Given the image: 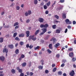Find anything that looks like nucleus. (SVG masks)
I'll return each instance as SVG.
<instances>
[{
	"instance_id": "45",
	"label": "nucleus",
	"mask_w": 76,
	"mask_h": 76,
	"mask_svg": "<svg viewBox=\"0 0 76 76\" xmlns=\"http://www.w3.org/2000/svg\"><path fill=\"white\" fill-rule=\"evenodd\" d=\"M28 15H29L28 14V13L27 12H26L25 13V15L26 16H28Z\"/></svg>"
},
{
	"instance_id": "47",
	"label": "nucleus",
	"mask_w": 76,
	"mask_h": 76,
	"mask_svg": "<svg viewBox=\"0 0 76 76\" xmlns=\"http://www.w3.org/2000/svg\"><path fill=\"white\" fill-rule=\"evenodd\" d=\"M43 7L44 9H47V7L46 5H44Z\"/></svg>"
},
{
	"instance_id": "49",
	"label": "nucleus",
	"mask_w": 76,
	"mask_h": 76,
	"mask_svg": "<svg viewBox=\"0 0 76 76\" xmlns=\"http://www.w3.org/2000/svg\"><path fill=\"white\" fill-rule=\"evenodd\" d=\"M9 25L7 26H4V28H9Z\"/></svg>"
},
{
	"instance_id": "43",
	"label": "nucleus",
	"mask_w": 76,
	"mask_h": 76,
	"mask_svg": "<svg viewBox=\"0 0 76 76\" xmlns=\"http://www.w3.org/2000/svg\"><path fill=\"white\" fill-rule=\"evenodd\" d=\"M21 57L22 58H25V55L22 54L21 56Z\"/></svg>"
},
{
	"instance_id": "37",
	"label": "nucleus",
	"mask_w": 76,
	"mask_h": 76,
	"mask_svg": "<svg viewBox=\"0 0 76 76\" xmlns=\"http://www.w3.org/2000/svg\"><path fill=\"white\" fill-rule=\"evenodd\" d=\"M56 25H54L52 26V28L53 29H56Z\"/></svg>"
},
{
	"instance_id": "59",
	"label": "nucleus",
	"mask_w": 76,
	"mask_h": 76,
	"mask_svg": "<svg viewBox=\"0 0 76 76\" xmlns=\"http://www.w3.org/2000/svg\"><path fill=\"white\" fill-rule=\"evenodd\" d=\"M55 66H56L55 64H53L52 65V67H55Z\"/></svg>"
},
{
	"instance_id": "28",
	"label": "nucleus",
	"mask_w": 76,
	"mask_h": 76,
	"mask_svg": "<svg viewBox=\"0 0 76 76\" xmlns=\"http://www.w3.org/2000/svg\"><path fill=\"white\" fill-rule=\"evenodd\" d=\"M34 49L35 50H37V49H39V46H37L36 47H35Z\"/></svg>"
},
{
	"instance_id": "41",
	"label": "nucleus",
	"mask_w": 76,
	"mask_h": 76,
	"mask_svg": "<svg viewBox=\"0 0 76 76\" xmlns=\"http://www.w3.org/2000/svg\"><path fill=\"white\" fill-rule=\"evenodd\" d=\"M20 9V7H19V6H17L16 7V9L17 10H19Z\"/></svg>"
},
{
	"instance_id": "13",
	"label": "nucleus",
	"mask_w": 76,
	"mask_h": 76,
	"mask_svg": "<svg viewBox=\"0 0 76 76\" xmlns=\"http://www.w3.org/2000/svg\"><path fill=\"white\" fill-rule=\"evenodd\" d=\"M73 53L72 52H70L69 54V56L70 57H73Z\"/></svg>"
},
{
	"instance_id": "61",
	"label": "nucleus",
	"mask_w": 76,
	"mask_h": 76,
	"mask_svg": "<svg viewBox=\"0 0 76 76\" xmlns=\"http://www.w3.org/2000/svg\"><path fill=\"white\" fill-rule=\"evenodd\" d=\"M64 65H65L64 64V63L62 64L61 66V67H64Z\"/></svg>"
},
{
	"instance_id": "56",
	"label": "nucleus",
	"mask_w": 76,
	"mask_h": 76,
	"mask_svg": "<svg viewBox=\"0 0 76 76\" xmlns=\"http://www.w3.org/2000/svg\"><path fill=\"white\" fill-rule=\"evenodd\" d=\"M29 21H30V20L29 19H28L26 21V23H29Z\"/></svg>"
},
{
	"instance_id": "7",
	"label": "nucleus",
	"mask_w": 76,
	"mask_h": 76,
	"mask_svg": "<svg viewBox=\"0 0 76 76\" xmlns=\"http://www.w3.org/2000/svg\"><path fill=\"white\" fill-rule=\"evenodd\" d=\"M41 30L42 31V32H43L45 34V32H47V28H42Z\"/></svg>"
},
{
	"instance_id": "22",
	"label": "nucleus",
	"mask_w": 76,
	"mask_h": 76,
	"mask_svg": "<svg viewBox=\"0 0 76 76\" xmlns=\"http://www.w3.org/2000/svg\"><path fill=\"white\" fill-rule=\"evenodd\" d=\"M39 32V30H38L37 31H36L35 32V35H37V34Z\"/></svg>"
},
{
	"instance_id": "64",
	"label": "nucleus",
	"mask_w": 76,
	"mask_h": 76,
	"mask_svg": "<svg viewBox=\"0 0 76 76\" xmlns=\"http://www.w3.org/2000/svg\"><path fill=\"white\" fill-rule=\"evenodd\" d=\"M74 43L75 44H76V39L74 40Z\"/></svg>"
},
{
	"instance_id": "15",
	"label": "nucleus",
	"mask_w": 76,
	"mask_h": 76,
	"mask_svg": "<svg viewBox=\"0 0 76 76\" xmlns=\"http://www.w3.org/2000/svg\"><path fill=\"white\" fill-rule=\"evenodd\" d=\"M76 60V58L75 57H72V62H75Z\"/></svg>"
},
{
	"instance_id": "18",
	"label": "nucleus",
	"mask_w": 76,
	"mask_h": 76,
	"mask_svg": "<svg viewBox=\"0 0 76 76\" xmlns=\"http://www.w3.org/2000/svg\"><path fill=\"white\" fill-rule=\"evenodd\" d=\"M38 68L40 70H42V69H43V66H39L38 67Z\"/></svg>"
},
{
	"instance_id": "55",
	"label": "nucleus",
	"mask_w": 76,
	"mask_h": 76,
	"mask_svg": "<svg viewBox=\"0 0 76 76\" xmlns=\"http://www.w3.org/2000/svg\"><path fill=\"white\" fill-rule=\"evenodd\" d=\"M55 4H56V1H54V3L52 5V7H53L54 5H55Z\"/></svg>"
},
{
	"instance_id": "42",
	"label": "nucleus",
	"mask_w": 76,
	"mask_h": 76,
	"mask_svg": "<svg viewBox=\"0 0 76 76\" xmlns=\"http://www.w3.org/2000/svg\"><path fill=\"white\" fill-rule=\"evenodd\" d=\"M20 44L21 45H23L24 44V43L23 42H20Z\"/></svg>"
},
{
	"instance_id": "17",
	"label": "nucleus",
	"mask_w": 76,
	"mask_h": 76,
	"mask_svg": "<svg viewBox=\"0 0 76 76\" xmlns=\"http://www.w3.org/2000/svg\"><path fill=\"white\" fill-rule=\"evenodd\" d=\"M48 24L47 23H46L44 25V28H48Z\"/></svg>"
},
{
	"instance_id": "25",
	"label": "nucleus",
	"mask_w": 76,
	"mask_h": 76,
	"mask_svg": "<svg viewBox=\"0 0 76 76\" xmlns=\"http://www.w3.org/2000/svg\"><path fill=\"white\" fill-rule=\"evenodd\" d=\"M56 33L59 34V33H60V30L59 29H57L56 31Z\"/></svg>"
},
{
	"instance_id": "12",
	"label": "nucleus",
	"mask_w": 76,
	"mask_h": 76,
	"mask_svg": "<svg viewBox=\"0 0 76 76\" xmlns=\"http://www.w3.org/2000/svg\"><path fill=\"white\" fill-rule=\"evenodd\" d=\"M66 14L65 13H63L62 14V18H63V19H66Z\"/></svg>"
},
{
	"instance_id": "62",
	"label": "nucleus",
	"mask_w": 76,
	"mask_h": 76,
	"mask_svg": "<svg viewBox=\"0 0 76 76\" xmlns=\"http://www.w3.org/2000/svg\"><path fill=\"white\" fill-rule=\"evenodd\" d=\"M29 44H27L26 45V48H29Z\"/></svg>"
},
{
	"instance_id": "23",
	"label": "nucleus",
	"mask_w": 76,
	"mask_h": 76,
	"mask_svg": "<svg viewBox=\"0 0 76 76\" xmlns=\"http://www.w3.org/2000/svg\"><path fill=\"white\" fill-rule=\"evenodd\" d=\"M22 65L23 67H25L26 65V63H23L22 64Z\"/></svg>"
},
{
	"instance_id": "16",
	"label": "nucleus",
	"mask_w": 76,
	"mask_h": 76,
	"mask_svg": "<svg viewBox=\"0 0 76 76\" xmlns=\"http://www.w3.org/2000/svg\"><path fill=\"white\" fill-rule=\"evenodd\" d=\"M25 35V34H24L23 33V34H19V37H24Z\"/></svg>"
},
{
	"instance_id": "14",
	"label": "nucleus",
	"mask_w": 76,
	"mask_h": 76,
	"mask_svg": "<svg viewBox=\"0 0 76 76\" xmlns=\"http://www.w3.org/2000/svg\"><path fill=\"white\" fill-rule=\"evenodd\" d=\"M60 45V43H57V44H56L55 45H54V47L55 48H58V47Z\"/></svg>"
},
{
	"instance_id": "20",
	"label": "nucleus",
	"mask_w": 76,
	"mask_h": 76,
	"mask_svg": "<svg viewBox=\"0 0 76 76\" xmlns=\"http://www.w3.org/2000/svg\"><path fill=\"white\" fill-rule=\"evenodd\" d=\"M73 50V48H70L68 49V51H72Z\"/></svg>"
},
{
	"instance_id": "4",
	"label": "nucleus",
	"mask_w": 76,
	"mask_h": 76,
	"mask_svg": "<svg viewBox=\"0 0 76 76\" xmlns=\"http://www.w3.org/2000/svg\"><path fill=\"white\" fill-rule=\"evenodd\" d=\"M53 44H54L55 43H56V39L53 37L52 39L50 40V41H53Z\"/></svg>"
},
{
	"instance_id": "10",
	"label": "nucleus",
	"mask_w": 76,
	"mask_h": 76,
	"mask_svg": "<svg viewBox=\"0 0 76 76\" xmlns=\"http://www.w3.org/2000/svg\"><path fill=\"white\" fill-rule=\"evenodd\" d=\"M30 32L29 31H27L26 32V37H28L29 36V33Z\"/></svg>"
},
{
	"instance_id": "11",
	"label": "nucleus",
	"mask_w": 76,
	"mask_h": 76,
	"mask_svg": "<svg viewBox=\"0 0 76 76\" xmlns=\"http://www.w3.org/2000/svg\"><path fill=\"white\" fill-rule=\"evenodd\" d=\"M4 59H5L4 57L3 56H0V60H1V61H4Z\"/></svg>"
},
{
	"instance_id": "54",
	"label": "nucleus",
	"mask_w": 76,
	"mask_h": 76,
	"mask_svg": "<svg viewBox=\"0 0 76 76\" xmlns=\"http://www.w3.org/2000/svg\"><path fill=\"white\" fill-rule=\"evenodd\" d=\"M24 76V74L23 73H21L20 74V76Z\"/></svg>"
},
{
	"instance_id": "46",
	"label": "nucleus",
	"mask_w": 76,
	"mask_h": 76,
	"mask_svg": "<svg viewBox=\"0 0 76 76\" xmlns=\"http://www.w3.org/2000/svg\"><path fill=\"white\" fill-rule=\"evenodd\" d=\"M49 13V12H48V11L46 10L45 12V14H46V15H48Z\"/></svg>"
},
{
	"instance_id": "9",
	"label": "nucleus",
	"mask_w": 76,
	"mask_h": 76,
	"mask_svg": "<svg viewBox=\"0 0 76 76\" xmlns=\"http://www.w3.org/2000/svg\"><path fill=\"white\" fill-rule=\"evenodd\" d=\"M63 6H61L59 7L58 8H57L56 10H61V9H63Z\"/></svg>"
},
{
	"instance_id": "27",
	"label": "nucleus",
	"mask_w": 76,
	"mask_h": 76,
	"mask_svg": "<svg viewBox=\"0 0 76 76\" xmlns=\"http://www.w3.org/2000/svg\"><path fill=\"white\" fill-rule=\"evenodd\" d=\"M50 4H51V2L50 1H49L47 3L46 5L47 6H49Z\"/></svg>"
},
{
	"instance_id": "50",
	"label": "nucleus",
	"mask_w": 76,
	"mask_h": 76,
	"mask_svg": "<svg viewBox=\"0 0 76 76\" xmlns=\"http://www.w3.org/2000/svg\"><path fill=\"white\" fill-rule=\"evenodd\" d=\"M56 57L57 58H59L60 57V55L59 54H58L56 55Z\"/></svg>"
},
{
	"instance_id": "24",
	"label": "nucleus",
	"mask_w": 76,
	"mask_h": 76,
	"mask_svg": "<svg viewBox=\"0 0 76 76\" xmlns=\"http://www.w3.org/2000/svg\"><path fill=\"white\" fill-rule=\"evenodd\" d=\"M19 25V23L18 22H16L14 24V26H18Z\"/></svg>"
},
{
	"instance_id": "57",
	"label": "nucleus",
	"mask_w": 76,
	"mask_h": 76,
	"mask_svg": "<svg viewBox=\"0 0 76 76\" xmlns=\"http://www.w3.org/2000/svg\"><path fill=\"white\" fill-rule=\"evenodd\" d=\"M64 0H61L60 1V3H63V2H64Z\"/></svg>"
},
{
	"instance_id": "39",
	"label": "nucleus",
	"mask_w": 76,
	"mask_h": 76,
	"mask_svg": "<svg viewBox=\"0 0 76 76\" xmlns=\"http://www.w3.org/2000/svg\"><path fill=\"white\" fill-rule=\"evenodd\" d=\"M56 70H57V68H56V67H55L53 69V72H55L56 71Z\"/></svg>"
},
{
	"instance_id": "21",
	"label": "nucleus",
	"mask_w": 76,
	"mask_h": 76,
	"mask_svg": "<svg viewBox=\"0 0 76 76\" xmlns=\"http://www.w3.org/2000/svg\"><path fill=\"white\" fill-rule=\"evenodd\" d=\"M11 72L13 74H14L16 73V71L14 69H12L11 70Z\"/></svg>"
},
{
	"instance_id": "34",
	"label": "nucleus",
	"mask_w": 76,
	"mask_h": 76,
	"mask_svg": "<svg viewBox=\"0 0 76 76\" xmlns=\"http://www.w3.org/2000/svg\"><path fill=\"white\" fill-rule=\"evenodd\" d=\"M30 49H31L32 48H33V45H30V46H29V48Z\"/></svg>"
},
{
	"instance_id": "51",
	"label": "nucleus",
	"mask_w": 76,
	"mask_h": 76,
	"mask_svg": "<svg viewBox=\"0 0 76 76\" xmlns=\"http://www.w3.org/2000/svg\"><path fill=\"white\" fill-rule=\"evenodd\" d=\"M15 5V3H12L10 5L11 7H12Z\"/></svg>"
},
{
	"instance_id": "26",
	"label": "nucleus",
	"mask_w": 76,
	"mask_h": 76,
	"mask_svg": "<svg viewBox=\"0 0 76 76\" xmlns=\"http://www.w3.org/2000/svg\"><path fill=\"white\" fill-rule=\"evenodd\" d=\"M3 42V38L1 37L0 38V42Z\"/></svg>"
},
{
	"instance_id": "5",
	"label": "nucleus",
	"mask_w": 76,
	"mask_h": 76,
	"mask_svg": "<svg viewBox=\"0 0 76 76\" xmlns=\"http://www.w3.org/2000/svg\"><path fill=\"white\" fill-rule=\"evenodd\" d=\"M75 73V71L73 70L69 73V75L70 76H74Z\"/></svg>"
},
{
	"instance_id": "1",
	"label": "nucleus",
	"mask_w": 76,
	"mask_h": 76,
	"mask_svg": "<svg viewBox=\"0 0 76 76\" xmlns=\"http://www.w3.org/2000/svg\"><path fill=\"white\" fill-rule=\"evenodd\" d=\"M34 37L35 35H34L30 36L29 37L28 41H31L32 39L34 41H35L37 39V38L36 37Z\"/></svg>"
},
{
	"instance_id": "8",
	"label": "nucleus",
	"mask_w": 76,
	"mask_h": 76,
	"mask_svg": "<svg viewBox=\"0 0 76 76\" xmlns=\"http://www.w3.org/2000/svg\"><path fill=\"white\" fill-rule=\"evenodd\" d=\"M8 47L11 49H13V47H14V46H13V45H8Z\"/></svg>"
},
{
	"instance_id": "32",
	"label": "nucleus",
	"mask_w": 76,
	"mask_h": 76,
	"mask_svg": "<svg viewBox=\"0 0 76 76\" xmlns=\"http://www.w3.org/2000/svg\"><path fill=\"white\" fill-rule=\"evenodd\" d=\"M15 40H16L17 41H20V39L18 37H16L15 38Z\"/></svg>"
},
{
	"instance_id": "31",
	"label": "nucleus",
	"mask_w": 76,
	"mask_h": 76,
	"mask_svg": "<svg viewBox=\"0 0 76 76\" xmlns=\"http://www.w3.org/2000/svg\"><path fill=\"white\" fill-rule=\"evenodd\" d=\"M47 51L48 52V53H49V54H50V53H51V52H52L49 49H48L47 50Z\"/></svg>"
},
{
	"instance_id": "48",
	"label": "nucleus",
	"mask_w": 76,
	"mask_h": 76,
	"mask_svg": "<svg viewBox=\"0 0 76 76\" xmlns=\"http://www.w3.org/2000/svg\"><path fill=\"white\" fill-rule=\"evenodd\" d=\"M49 72L48 71V70H45V73H46V74H48V73Z\"/></svg>"
},
{
	"instance_id": "30",
	"label": "nucleus",
	"mask_w": 76,
	"mask_h": 76,
	"mask_svg": "<svg viewBox=\"0 0 76 76\" xmlns=\"http://www.w3.org/2000/svg\"><path fill=\"white\" fill-rule=\"evenodd\" d=\"M55 17L56 19H59V16H58L57 15H55Z\"/></svg>"
},
{
	"instance_id": "53",
	"label": "nucleus",
	"mask_w": 76,
	"mask_h": 76,
	"mask_svg": "<svg viewBox=\"0 0 76 76\" xmlns=\"http://www.w3.org/2000/svg\"><path fill=\"white\" fill-rule=\"evenodd\" d=\"M45 34L44 33H43V32L42 31V33H40L39 34V35L41 36V35H43V34Z\"/></svg>"
},
{
	"instance_id": "36",
	"label": "nucleus",
	"mask_w": 76,
	"mask_h": 76,
	"mask_svg": "<svg viewBox=\"0 0 76 76\" xmlns=\"http://www.w3.org/2000/svg\"><path fill=\"white\" fill-rule=\"evenodd\" d=\"M17 33H14V34H13V37L14 38H15V37H16V35H17Z\"/></svg>"
},
{
	"instance_id": "58",
	"label": "nucleus",
	"mask_w": 76,
	"mask_h": 76,
	"mask_svg": "<svg viewBox=\"0 0 76 76\" xmlns=\"http://www.w3.org/2000/svg\"><path fill=\"white\" fill-rule=\"evenodd\" d=\"M67 28L68 29H71V28H72V27L69 25L67 26Z\"/></svg>"
},
{
	"instance_id": "35",
	"label": "nucleus",
	"mask_w": 76,
	"mask_h": 76,
	"mask_svg": "<svg viewBox=\"0 0 76 76\" xmlns=\"http://www.w3.org/2000/svg\"><path fill=\"white\" fill-rule=\"evenodd\" d=\"M40 28H44V25L42 24L40 26Z\"/></svg>"
},
{
	"instance_id": "2",
	"label": "nucleus",
	"mask_w": 76,
	"mask_h": 76,
	"mask_svg": "<svg viewBox=\"0 0 76 76\" xmlns=\"http://www.w3.org/2000/svg\"><path fill=\"white\" fill-rule=\"evenodd\" d=\"M66 23L68 25H70L72 24V21H70L69 19H67L65 20Z\"/></svg>"
},
{
	"instance_id": "29",
	"label": "nucleus",
	"mask_w": 76,
	"mask_h": 76,
	"mask_svg": "<svg viewBox=\"0 0 76 76\" xmlns=\"http://www.w3.org/2000/svg\"><path fill=\"white\" fill-rule=\"evenodd\" d=\"M49 48H50V49H52V44H50L49 45Z\"/></svg>"
},
{
	"instance_id": "40",
	"label": "nucleus",
	"mask_w": 76,
	"mask_h": 76,
	"mask_svg": "<svg viewBox=\"0 0 76 76\" xmlns=\"http://www.w3.org/2000/svg\"><path fill=\"white\" fill-rule=\"evenodd\" d=\"M31 13H32L31 11L29 10L28 11V14L29 15H30Z\"/></svg>"
},
{
	"instance_id": "33",
	"label": "nucleus",
	"mask_w": 76,
	"mask_h": 76,
	"mask_svg": "<svg viewBox=\"0 0 76 76\" xmlns=\"http://www.w3.org/2000/svg\"><path fill=\"white\" fill-rule=\"evenodd\" d=\"M58 74L59 75H62V72L61 71H59L58 72Z\"/></svg>"
},
{
	"instance_id": "38",
	"label": "nucleus",
	"mask_w": 76,
	"mask_h": 76,
	"mask_svg": "<svg viewBox=\"0 0 76 76\" xmlns=\"http://www.w3.org/2000/svg\"><path fill=\"white\" fill-rule=\"evenodd\" d=\"M34 3L35 4H37L38 3V1L37 0H34Z\"/></svg>"
},
{
	"instance_id": "19",
	"label": "nucleus",
	"mask_w": 76,
	"mask_h": 76,
	"mask_svg": "<svg viewBox=\"0 0 76 76\" xmlns=\"http://www.w3.org/2000/svg\"><path fill=\"white\" fill-rule=\"evenodd\" d=\"M16 54H19V50L18 49H16L15 51Z\"/></svg>"
},
{
	"instance_id": "52",
	"label": "nucleus",
	"mask_w": 76,
	"mask_h": 76,
	"mask_svg": "<svg viewBox=\"0 0 76 76\" xmlns=\"http://www.w3.org/2000/svg\"><path fill=\"white\" fill-rule=\"evenodd\" d=\"M66 60H62V63H66Z\"/></svg>"
},
{
	"instance_id": "3",
	"label": "nucleus",
	"mask_w": 76,
	"mask_h": 76,
	"mask_svg": "<svg viewBox=\"0 0 76 76\" xmlns=\"http://www.w3.org/2000/svg\"><path fill=\"white\" fill-rule=\"evenodd\" d=\"M3 52L4 53H6V56L7 57V53H8V49H6V48H4L3 50Z\"/></svg>"
},
{
	"instance_id": "60",
	"label": "nucleus",
	"mask_w": 76,
	"mask_h": 76,
	"mask_svg": "<svg viewBox=\"0 0 76 76\" xmlns=\"http://www.w3.org/2000/svg\"><path fill=\"white\" fill-rule=\"evenodd\" d=\"M34 74V73L32 72H30V76H32Z\"/></svg>"
},
{
	"instance_id": "63",
	"label": "nucleus",
	"mask_w": 76,
	"mask_h": 76,
	"mask_svg": "<svg viewBox=\"0 0 76 76\" xmlns=\"http://www.w3.org/2000/svg\"><path fill=\"white\" fill-rule=\"evenodd\" d=\"M72 23L73 25H75V24L76 23V22L75 21H73L72 22Z\"/></svg>"
},
{
	"instance_id": "6",
	"label": "nucleus",
	"mask_w": 76,
	"mask_h": 76,
	"mask_svg": "<svg viewBox=\"0 0 76 76\" xmlns=\"http://www.w3.org/2000/svg\"><path fill=\"white\" fill-rule=\"evenodd\" d=\"M38 20L39 22L41 23H43L44 22V19L42 18H38Z\"/></svg>"
},
{
	"instance_id": "44",
	"label": "nucleus",
	"mask_w": 76,
	"mask_h": 76,
	"mask_svg": "<svg viewBox=\"0 0 76 76\" xmlns=\"http://www.w3.org/2000/svg\"><path fill=\"white\" fill-rule=\"evenodd\" d=\"M18 72L19 73H22V69H20L18 70Z\"/></svg>"
}]
</instances>
